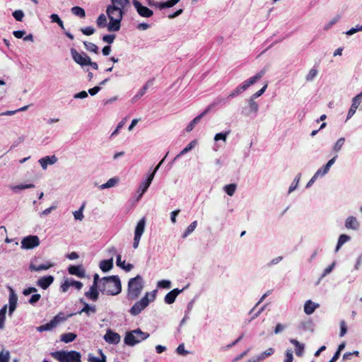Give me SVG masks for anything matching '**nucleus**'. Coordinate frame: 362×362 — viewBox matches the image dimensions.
I'll list each match as a JSON object with an SVG mask.
<instances>
[{"mask_svg": "<svg viewBox=\"0 0 362 362\" xmlns=\"http://www.w3.org/2000/svg\"><path fill=\"white\" fill-rule=\"evenodd\" d=\"M211 109V106H209L204 112H202L201 114H199L198 116H197L195 118H194L190 122L189 124L186 127V131L187 132H191L194 127H195V125L197 124H198L201 119L205 115H206L209 111Z\"/></svg>", "mask_w": 362, "mask_h": 362, "instance_id": "22", "label": "nucleus"}, {"mask_svg": "<svg viewBox=\"0 0 362 362\" xmlns=\"http://www.w3.org/2000/svg\"><path fill=\"white\" fill-rule=\"evenodd\" d=\"M77 335L73 332H68L61 336V341L64 343H70L74 341Z\"/></svg>", "mask_w": 362, "mask_h": 362, "instance_id": "36", "label": "nucleus"}, {"mask_svg": "<svg viewBox=\"0 0 362 362\" xmlns=\"http://www.w3.org/2000/svg\"><path fill=\"white\" fill-rule=\"evenodd\" d=\"M165 160H161V161L159 163V164L153 169V170L149 173L146 179H144L140 184L139 187H138V189L136 191L137 194V200H139L143 194L146 192V191L149 187L152 180H153V177L155 176V174L156 171L158 170V168L160 167L162 163H163Z\"/></svg>", "mask_w": 362, "mask_h": 362, "instance_id": "6", "label": "nucleus"}, {"mask_svg": "<svg viewBox=\"0 0 362 362\" xmlns=\"http://www.w3.org/2000/svg\"><path fill=\"white\" fill-rule=\"evenodd\" d=\"M54 264L51 263L49 262H47L44 264H41L39 265H37L34 264L33 262H31L29 266V269L31 272H40L43 270H47L50 269L51 267H54Z\"/></svg>", "mask_w": 362, "mask_h": 362, "instance_id": "24", "label": "nucleus"}, {"mask_svg": "<svg viewBox=\"0 0 362 362\" xmlns=\"http://www.w3.org/2000/svg\"><path fill=\"white\" fill-rule=\"evenodd\" d=\"M237 185L235 184H229L224 187V192L229 196H233L235 192Z\"/></svg>", "mask_w": 362, "mask_h": 362, "instance_id": "46", "label": "nucleus"}, {"mask_svg": "<svg viewBox=\"0 0 362 362\" xmlns=\"http://www.w3.org/2000/svg\"><path fill=\"white\" fill-rule=\"evenodd\" d=\"M71 286H74L77 290H81L83 286V284L81 281L67 279L61 285L60 289L62 292L65 293Z\"/></svg>", "mask_w": 362, "mask_h": 362, "instance_id": "16", "label": "nucleus"}, {"mask_svg": "<svg viewBox=\"0 0 362 362\" xmlns=\"http://www.w3.org/2000/svg\"><path fill=\"white\" fill-rule=\"evenodd\" d=\"M144 287V279L141 275L131 278L128 281L127 298L129 300H136L141 293Z\"/></svg>", "mask_w": 362, "mask_h": 362, "instance_id": "2", "label": "nucleus"}, {"mask_svg": "<svg viewBox=\"0 0 362 362\" xmlns=\"http://www.w3.org/2000/svg\"><path fill=\"white\" fill-rule=\"evenodd\" d=\"M245 88L243 86V85H240L238 86L235 90H233L228 96V98H233L237 95H238L239 94H240L241 93H243V91H245Z\"/></svg>", "mask_w": 362, "mask_h": 362, "instance_id": "47", "label": "nucleus"}, {"mask_svg": "<svg viewBox=\"0 0 362 362\" xmlns=\"http://www.w3.org/2000/svg\"><path fill=\"white\" fill-rule=\"evenodd\" d=\"M40 242L38 236L28 235L23 238L21 240V248L23 250H32L39 246Z\"/></svg>", "mask_w": 362, "mask_h": 362, "instance_id": "8", "label": "nucleus"}, {"mask_svg": "<svg viewBox=\"0 0 362 362\" xmlns=\"http://www.w3.org/2000/svg\"><path fill=\"white\" fill-rule=\"evenodd\" d=\"M335 160H329L327 163L318 169L313 176L316 177L317 180L323 177L328 173L330 168L334 165Z\"/></svg>", "mask_w": 362, "mask_h": 362, "instance_id": "20", "label": "nucleus"}, {"mask_svg": "<svg viewBox=\"0 0 362 362\" xmlns=\"http://www.w3.org/2000/svg\"><path fill=\"white\" fill-rule=\"evenodd\" d=\"M274 353L273 348H268L264 351L251 357L246 362H262L267 357L272 356Z\"/></svg>", "mask_w": 362, "mask_h": 362, "instance_id": "14", "label": "nucleus"}, {"mask_svg": "<svg viewBox=\"0 0 362 362\" xmlns=\"http://www.w3.org/2000/svg\"><path fill=\"white\" fill-rule=\"evenodd\" d=\"M85 206H86V203L83 202L81 206H80V208L78 209V210L77 211H75L73 212V215H74V217L76 220L77 221H82L84 218V216H83V210L85 209Z\"/></svg>", "mask_w": 362, "mask_h": 362, "instance_id": "37", "label": "nucleus"}, {"mask_svg": "<svg viewBox=\"0 0 362 362\" xmlns=\"http://www.w3.org/2000/svg\"><path fill=\"white\" fill-rule=\"evenodd\" d=\"M10 352L7 350H2L0 352V362H9Z\"/></svg>", "mask_w": 362, "mask_h": 362, "instance_id": "50", "label": "nucleus"}, {"mask_svg": "<svg viewBox=\"0 0 362 362\" xmlns=\"http://www.w3.org/2000/svg\"><path fill=\"white\" fill-rule=\"evenodd\" d=\"M290 342L293 344L296 347L295 351L296 354L298 356H300L303 355L304 351L305 346L303 344H300L298 340L295 339H291Z\"/></svg>", "mask_w": 362, "mask_h": 362, "instance_id": "31", "label": "nucleus"}, {"mask_svg": "<svg viewBox=\"0 0 362 362\" xmlns=\"http://www.w3.org/2000/svg\"><path fill=\"white\" fill-rule=\"evenodd\" d=\"M13 16L16 21H22L24 17V13L21 10H16L13 13Z\"/></svg>", "mask_w": 362, "mask_h": 362, "instance_id": "62", "label": "nucleus"}, {"mask_svg": "<svg viewBox=\"0 0 362 362\" xmlns=\"http://www.w3.org/2000/svg\"><path fill=\"white\" fill-rule=\"evenodd\" d=\"M300 177H301L300 173H298L296 176V177L294 178L293 181L292 182V183L291 184V185L288 188V194L292 193L297 188L298 183L300 182Z\"/></svg>", "mask_w": 362, "mask_h": 362, "instance_id": "43", "label": "nucleus"}, {"mask_svg": "<svg viewBox=\"0 0 362 362\" xmlns=\"http://www.w3.org/2000/svg\"><path fill=\"white\" fill-rule=\"evenodd\" d=\"M119 182V178L115 177L109 179L105 183L101 185L99 188L104 189L115 187Z\"/></svg>", "mask_w": 362, "mask_h": 362, "instance_id": "34", "label": "nucleus"}, {"mask_svg": "<svg viewBox=\"0 0 362 362\" xmlns=\"http://www.w3.org/2000/svg\"><path fill=\"white\" fill-rule=\"evenodd\" d=\"M115 37L116 35L115 34L105 35L103 37V40L106 43L112 44L114 42Z\"/></svg>", "mask_w": 362, "mask_h": 362, "instance_id": "61", "label": "nucleus"}, {"mask_svg": "<svg viewBox=\"0 0 362 362\" xmlns=\"http://www.w3.org/2000/svg\"><path fill=\"white\" fill-rule=\"evenodd\" d=\"M230 134V131H227L224 133H218L215 135L214 136V140L216 141H219V140H223V141H226V137L227 136Z\"/></svg>", "mask_w": 362, "mask_h": 362, "instance_id": "55", "label": "nucleus"}, {"mask_svg": "<svg viewBox=\"0 0 362 362\" xmlns=\"http://www.w3.org/2000/svg\"><path fill=\"white\" fill-rule=\"evenodd\" d=\"M351 240V237L346 234H341L339 236L337 243L335 248V252H338L344 244L349 242Z\"/></svg>", "mask_w": 362, "mask_h": 362, "instance_id": "32", "label": "nucleus"}, {"mask_svg": "<svg viewBox=\"0 0 362 362\" xmlns=\"http://www.w3.org/2000/svg\"><path fill=\"white\" fill-rule=\"evenodd\" d=\"M51 356L59 362H81V355L76 351H57Z\"/></svg>", "mask_w": 362, "mask_h": 362, "instance_id": "4", "label": "nucleus"}, {"mask_svg": "<svg viewBox=\"0 0 362 362\" xmlns=\"http://www.w3.org/2000/svg\"><path fill=\"white\" fill-rule=\"evenodd\" d=\"M196 141H192L182 151H181L175 158H178L180 156L183 155L185 153L189 151L196 144Z\"/></svg>", "mask_w": 362, "mask_h": 362, "instance_id": "48", "label": "nucleus"}, {"mask_svg": "<svg viewBox=\"0 0 362 362\" xmlns=\"http://www.w3.org/2000/svg\"><path fill=\"white\" fill-rule=\"evenodd\" d=\"M9 290V298H8V303H9V308H8V315L11 316L13 315V313L16 308L17 306V301H18V297L16 294L15 293V291L11 287H8Z\"/></svg>", "mask_w": 362, "mask_h": 362, "instance_id": "17", "label": "nucleus"}, {"mask_svg": "<svg viewBox=\"0 0 362 362\" xmlns=\"http://www.w3.org/2000/svg\"><path fill=\"white\" fill-rule=\"evenodd\" d=\"M157 290L152 292H146L144 297L139 300L136 301L129 309V313L132 316L139 315L146 308L148 307L151 302L155 300L156 297Z\"/></svg>", "mask_w": 362, "mask_h": 362, "instance_id": "3", "label": "nucleus"}, {"mask_svg": "<svg viewBox=\"0 0 362 362\" xmlns=\"http://www.w3.org/2000/svg\"><path fill=\"white\" fill-rule=\"evenodd\" d=\"M146 226V219L145 218H142L136 224L135 230H134V237L133 242V247L134 249L138 248L139 242L142 235L144 233Z\"/></svg>", "mask_w": 362, "mask_h": 362, "instance_id": "7", "label": "nucleus"}, {"mask_svg": "<svg viewBox=\"0 0 362 362\" xmlns=\"http://www.w3.org/2000/svg\"><path fill=\"white\" fill-rule=\"evenodd\" d=\"M98 353L100 355V357H96L93 356L92 354H89L88 355V362H106V356L103 354L102 349H98Z\"/></svg>", "mask_w": 362, "mask_h": 362, "instance_id": "30", "label": "nucleus"}, {"mask_svg": "<svg viewBox=\"0 0 362 362\" xmlns=\"http://www.w3.org/2000/svg\"><path fill=\"white\" fill-rule=\"evenodd\" d=\"M41 298V295L39 293H34L31 296L30 298L28 300V303L30 305H34L36 303H37Z\"/></svg>", "mask_w": 362, "mask_h": 362, "instance_id": "57", "label": "nucleus"}, {"mask_svg": "<svg viewBox=\"0 0 362 362\" xmlns=\"http://www.w3.org/2000/svg\"><path fill=\"white\" fill-rule=\"evenodd\" d=\"M54 278L52 275L45 276L39 278L36 281V286L43 290L48 288L54 282Z\"/></svg>", "mask_w": 362, "mask_h": 362, "instance_id": "15", "label": "nucleus"}, {"mask_svg": "<svg viewBox=\"0 0 362 362\" xmlns=\"http://www.w3.org/2000/svg\"><path fill=\"white\" fill-rule=\"evenodd\" d=\"M157 286L160 288H170L171 286V281L170 280H161L157 284Z\"/></svg>", "mask_w": 362, "mask_h": 362, "instance_id": "53", "label": "nucleus"}, {"mask_svg": "<svg viewBox=\"0 0 362 362\" xmlns=\"http://www.w3.org/2000/svg\"><path fill=\"white\" fill-rule=\"evenodd\" d=\"M97 25L100 28H104L107 25V18L105 14L101 13L97 19Z\"/></svg>", "mask_w": 362, "mask_h": 362, "instance_id": "49", "label": "nucleus"}, {"mask_svg": "<svg viewBox=\"0 0 362 362\" xmlns=\"http://www.w3.org/2000/svg\"><path fill=\"white\" fill-rule=\"evenodd\" d=\"M347 332V327L346 322L344 320H341L340 322V333L339 336L341 337H344Z\"/></svg>", "mask_w": 362, "mask_h": 362, "instance_id": "59", "label": "nucleus"}, {"mask_svg": "<svg viewBox=\"0 0 362 362\" xmlns=\"http://www.w3.org/2000/svg\"><path fill=\"white\" fill-rule=\"evenodd\" d=\"M362 101V91L352 100L351 106L348 112L347 119H350L356 112Z\"/></svg>", "mask_w": 362, "mask_h": 362, "instance_id": "18", "label": "nucleus"}, {"mask_svg": "<svg viewBox=\"0 0 362 362\" xmlns=\"http://www.w3.org/2000/svg\"><path fill=\"white\" fill-rule=\"evenodd\" d=\"M320 307V304L312 301L311 300H308L305 301L303 310L306 315H312L315 310Z\"/></svg>", "mask_w": 362, "mask_h": 362, "instance_id": "25", "label": "nucleus"}, {"mask_svg": "<svg viewBox=\"0 0 362 362\" xmlns=\"http://www.w3.org/2000/svg\"><path fill=\"white\" fill-rule=\"evenodd\" d=\"M54 328V322L50 321L49 322L46 323L45 325H43L36 327V329L39 332H42L45 331H50Z\"/></svg>", "mask_w": 362, "mask_h": 362, "instance_id": "42", "label": "nucleus"}, {"mask_svg": "<svg viewBox=\"0 0 362 362\" xmlns=\"http://www.w3.org/2000/svg\"><path fill=\"white\" fill-rule=\"evenodd\" d=\"M99 267H100V269L103 272H109L110 270H111L113 267V257H112L110 259H104V260H102L100 262V264H99Z\"/></svg>", "mask_w": 362, "mask_h": 362, "instance_id": "28", "label": "nucleus"}, {"mask_svg": "<svg viewBox=\"0 0 362 362\" xmlns=\"http://www.w3.org/2000/svg\"><path fill=\"white\" fill-rule=\"evenodd\" d=\"M149 336L148 333L144 332L141 329L137 328L126 333L124 342L128 346H134L148 338Z\"/></svg>", "mask_w": 362, "mask_h": 362, "instance_id": "5", "label": "nucleus"}, {"mask_svg": "<svg viewBox=\"0 0 362 362\" xmlns=\"http://www.w3.org/2000/svg\"><path fill=\"white\" fill-rule=\"evenodd\" d=\"M83 45L88 51L94 52L95 54H98L99 49H98V47L95 44H94L93 42L84 41Z\"/></svg>", "mask_w": 362, "mask_h": 362, "instance_id": "40", "label": "nucleus"}, {"mask_svg": "<svg viewBox=\"0 0 362 362\" xmlns=\"http://www.w3.org/2000/svg\"><path fill=\"white\" fill-rule=\"evenodd\" d=\"M133 5L136 9L138 13L142 17L149 18L153 14L152 10L145 6H143L139 1L136 0L133 1Z\"/></svg>", "mask_w": 362, "mask_h": 362, "instance_id": "12", "label": "nucleus"}, {"mask_svg": "<svg viewBox=\"0 0 362 362\" xmlns=\"http://www.w3.org/2000/svg\"><path fill=\"white\" fill-rule=\"evenodd\" d=\"M99 291L107 296H117L122 291V284L118 276H109L101 278Z\"/></svg>", "mask_w": 362, "mask_h": 362, "instance_id": "1", "label": "nucleus"}, {"mask_svg": "<svg viewBox=\"0 0 362 362\" xmlns=\"http://www.w3.org/2000/svg\"><path fill=\"white\" fill-rule=\"evenodd\" d=\"M71 13L76 16H78L81 18H85L86 16V12H85V10L80 7V6H74L72 8H71Z\"/></svg>", "mask_w": 362, "mask_h": 362, "instance_id": "41", "label": "nucleus"}, {"mask_svg": "<svg viewBox=\"0 0 362 362\" xmlns=\"http://www.w3.org/2000/svg\"><path fill=\"white\" fill-rule=\"evenodd\" d=\"M266 73L265 69H262L260 71H259L257 74H256L254 76L250 77L249 79L245 81L242 85L244 87L245 90H246L247 88H249L250 86L255 83L258 80H259L262 77L264 76V75Z\"/></svg>", "mask_w": 362, "mask_h": 362, "instance_id": "21", "label": "nucleus"}, {"mask_svg": "<svg viewBox=\"0 0 362 362\" xmlns=\"http://www.w3.org/2000/svg\"><path fill=\"white\" fill-rule=\"evenodd\" d=\"M197 221H194L190 223V225L186 228L185 232L182 235V238L183 239L186 238L188 235H189L197 228Z\"/></svg>", "mask_w": 362, "mask_h": 362, "instance_id": "38", "label": "nucleus"}, {"mask_svg": "<svg viewBox=\"0 0 362 362\" xmlns=\"http://www.w3.org/2000/svg\"><path fill=\"white\" fill-rule=\"evenodd\" d=\"M317 74V70L315 68L311 69L306 76V80L309 81H313Z\"/></svg>", "mask_w": 362, "mask_h": 362, "instance_id": "60", "label": "nucleus"}, {"mask_svg": "<svg viewBox=\"0 0 362 362\" xmlns=\"http://www.w3.org/2000/svg\"><path fill=\"white\" fill-rule=\"evenodd\" d=\"M344 226L348 230H358L360 223L355 216H349L345 220Z\"/></svg>", "mask_w": 362, "mask_h": 362, "instance_id": "19", "label": "nucleus"}, {"mask_svg": "<svg viewBox=\"0 0 362 362\" xmlns=\"http://www.w3.org/2000/svg\"><path fill=\"white\" fill-rule=\"evenodd\" d=\"M148 88V83H146L139 91L138 93L133 97L132 103H135L137 100L141 98L146 92Z\"/></svg>", "mask_w": 362, "mask_h": 362, "instance_id": "39", "label": "nucleus"}, {"mask_svg": "<svg viewBox=\"0 0 362 362\" xmlns=\"http://www.w3.org/2000/svg\"><path fill=\"white\" fill-rule=\"evenodd\" d=\"M52 22L57 23L62 29H64V23L57 14L53 13L50 16Z\"/></svg>", "mask_w": 362, "mask_h": 362, "instance_id": "51", "label": "nucleus"}, {"mask_svg": "<svg viewBox=\"0 0 362 362\" xmlns=\"http://www.w3.org/2000/svg\"><path fill=\"white\" fill-rule=\"evenodd\" d=\"M344 138H340L339 139L337 142L335 143V145L334 146V151L337 152L339 151H340L341 146L344 145Z\"/></svg>", "mask_w": 362, "mask_h": 362, "instance_id": "63", "label": "nucleus"}, {"mask_svg": "<svg viewBox=\"0 0 362 362\" xmlns=\"http://www.w3.org/2000/svg\"><path fill=\"white\" fill-rule=\"evenodd\" d=\"M336 265V262H333L332 263V264H330L329 267H327L322 272V275H321V279H323L324 277H325L327 275H328L329 273H331L332 272V270L334 269V267Z\"/></svg>", "mask_w": 362, "mask_h": 362, "instance_id": "56", "label": "nucleus"}, {"mask_svg": "<svg viewBox=\"0 0 362 362\" xmlns=\"http://www.w3.org/2000/svg\"><path fill=\"white\" fill-rule=\"evenodd\" d=\"M103 339L107 343L113 345L118 344L121 341L120 335L118 333L113 332L110 329H108L106 331Z\"/></svg>", "mask_w": 362, "mask_h": 362, "instance_id": "11", "label": "nucleus"}, {"mask_svg": "<svg viewBox=\"0 0 362 362\" xmlns=\"http://www.w3.org/2000/svg\"><path fill=\"white\" fill-rule=\"evenodd\" d=\"M68 272L70 274L80 278H83L86 275V271L81 265H71L68 268Z\"/></svg>", "mask_w": 362, "mask_h": 362, "instance_id": "23", "label": "nucleus"}, {"mask_svg": "<svg viewBox=\"0 0 362 362\" xmlns=\"http://www.w3.org/2000/svg\"><path fill=\"white\" fill-rule=\"evenodd\" d=\"M180 0H168L165 2H162L159 4L160 9L170 8L177 4Z\"/></svg>", "mask_w": 362, "mask_h": 362, "instance_id": "44", "label": "nucleus"}, {"mask_svg": "<svg viewBox=\"0 0 362 362\" xmlns=\"http://www.w3.org/2000/svg\"><path fill=\"white\" fill-rule=\"evenodd\" d=\"M116 264L117 266L124 269L125 272H130L134 267L133 264L129 263L126 264L125 261H122L121 255H117Z\"/></svg>", "mask_w": 362, "mask_h": 362, "instance_id": "29", "label": "nucleus"}, {"mask_svg": "<svg viewBox=\"0 0 362 362\" xmlns=\"http://www.w3.org/2000/svg\"><path fill=\"white\" fill-rule=\"evenodd\" d=\"M57 160H39V163L42 168V169L45 170L49 165H54L56 163Z\"/></svg>", "mask_w": 362, "mask_h": 362, "instance_id": "54", "label": "nucleus"}, {"mask_svg": "<svg viewBox=\"0 0 362 362\" xmlns=\"http://www.w3.org/2000/svg\"><path fill=\"white\" fill-rule=\"evenodd\" d=\"M81 33L86 35H91L95 33V29L93 27L88 26L86 28H81L80 29Z\"/></svg>", "mask_w": 362, "mask_h": 362, "instance_id": "58", "label": "nucleus"}, {"mask_svg": "<svg viewBox=\"0 0 362 362\" xmlns=\"http://www.w3.org/2000/svg\"><path fill=\"white\" fill-rule=\"evenodd\" d=\"M180 0H168L165 2H162L159 4L160 9L170 8L177 4Z\"/></svg>", "mask_w": 362, "mask_h": 362, "instance_id": "45", "label": "nucleus"}, {"mask_svg": "<svg viewBox=\"0 0 362 362\" xmlns=\"http://www.w3.org/2000/svg\"><path fill=\"white\" fill-rule=\"evenodd\" d=\"M106 12H107V14L108 16L110 21H113L114 19H115V20H117V19L122 20V19L123 13H122V9L115 5L109 6L107 8Z\"/></svg>", "mask_w": 362, "mask_h": 362, "instance_id": "10", "label": "nucleus"}, {"mask_svg": "<svg viewBox=\"0 0 362 362\" xmlns=\"http://www.w3.org/2000/svg\"><path fill=\"white\" fill-rule=\"evenodd\" d=\"M98 287L95 286H91L90 287L89 291H86L85 293L86 297L92 300V301H96L98 299L99 297V291H98Z\"/></svg>", "mask_w": 362, "mask_h": 362, "instance_id": "26", "label": "nucleus"}, {"mask_svg": "<svg viewBox=\"0 0 362 362\" xmlns=\"http://www.w3.org/2000/svg\"><path fill=\"white\" fill-rule=\"evenodd\" d=\"M176 352L179 355H182V356H185L189 353L187 350H185L184 344H180L177 346V348L176 349Z\"/></svg>", "mask_w": 362, "mask_h": 362, "instance_id": "64", "label": "nucleus"}, {"mask_svg": "<svg viewBox=\"0 0 362 362\" xmlns=\"http://www.w3.org/2000/svg\"><path fill=\"white\" fill-rule=\"evenodd\" d=\"M81 302L83 304V308L78 312L79 314L82 313H86L87 316H90L96 313V307L95 305H90L88 303L83 301L82 299Z\"/></svg>", "mask_w": 362, "mask_h": 362, "instance_id": "27", "label": "nucleus"}, {"mask_svg": "<svg viewBox=\"0 0 362 362\" xmlns=\"http://www.w3.org/2000/svg\"><path fill=\"white\" fill-rule=\"evenodd\" d=\"M33 187H35V185L33 184H20L17 185H12L10 187V189L13 190L14 192H18L20 190Z\"/></svg>", "mask_w": 362, "mask_h": 362, "instance_id": "35", "label": "nucleus"}, {"mask_svg": "<svg viewBox=\"0 0 362 362\" xmlns=\"http://www.w3.org/2000/svg\"><path fill=\"white\" fill-rule=\"evenodd\" d=\"M249 107L251 112H257L259 109L258 104L255 101V99L250 98L249 100Z\"/></svg>", "mask_w": 362, "mask_h": 362, "instance_id": "52", "label": "nucleus"}, {"mask_svg": "<svg viewBox=\"0 0 362 362\" xmlns=\"http://www.w3.org/2000/svg\"><path fill=\"white\" fill-rule=\"evenodd\" d=\"M189 287V284H187V286H185L182 289H179V288H174L173 289L172 291H170V292H168L165 298H164V301L166 304H172L175 302L177 296L181 293L183 291H185L186 288H187Z\"/></svg>", "mask_w": 362, "mask_h": 362, "instance_id": "13", "label": "nucleus"}, {"mask_svg": "<svg viewBox=\"0 0 362 362\" xmlns=\"http://www.w3.org/2000/svg\"><path fill=\"white\" fill-rule=\"evenodd\" d=\"M121 21L122 20H115L110 21V23L107 25V29L110 32L112 31H118L121 27Z\"/></svg>", "mask_w": 362, "mask_h": 362, "instance_id": "33", "label": "nucleus"}, {"mask_svg": "<svg viewBox=\"0 0 362 362\" xmlns=\"http://www.w3.org/2000/svg\"><path fill=\"white\" fill-rule=\"evenodd\" d=\"M71 54L76 63L81 66H87V63L90 57L87 54L83 52L82 54L78 53L74 48L71 49Z\"/></svg>", "mask_w": 362, "mask_h": 362, "instance_id": "9", "label": "nucleus"}]
</instances>
